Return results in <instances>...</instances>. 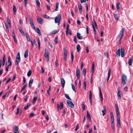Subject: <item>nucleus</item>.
Instances as JSON below:
<instances>
[{
    "label": "nucleus",
    "mask_w": 133,
    "mask_h": 133,
    "mask_svg": "<svg viewBox=\"0 0 133 133\" xmlns=\"http://www.w3.org/2000/svg\"><path fill=\"white\" fill-rule=\"evenodd\" d=\"M76 39V36H74V41L76 43H77V42Z\"/></svg>",
    "instance_id": "obj_60"
},
{
    "label": "nucleus",
    "mask_w": 133,
    "mask_h": 133,
    "mask_svg": "<svg viewBox=\"0 0 133 133\" xmlns=\"http://www.w3.org/2000/svg\"><path fill=\"white\" fill-rule=\"evenodd\" d=\"M33 83V79L30 80L29 82L28 86L29 87H31L32 84Z\"/></svg>",
    "instance_id": "obj_24"
},
{
    "label": "nucleus",
    "mask_w": 133,
    "mask_h": 133,
    "mask_svg": "<svg viewBox=\"0 0 133 133\" xmlns=\"http://www.w3.org/2000/svg\"><path fill=\"white\" fill-rule=\"evenodd\" d=\"M51 87L50 86L49 88V89L47 90V92L48 94H49V93L50 91L51 90Z\"/></svg>",
    "instance_id": "obj_51"
},
{
    "label": "nucleus",
    "mask_w": 133,
    "mask_h": 133,
    "mask_svg": "<svg viewBox=\"0 0 133 133\" xmlns=\"http://www.w3.org/2000/svg\"><path fill=\"white\" fill-rule=\"evenodd\" d=\"M111 127L112 128V130L114 132H115V125L114 123H111Z\"/></svg>",
    "instance_id": "obj_19"
},
{
    "label": "nucleus",
    "mask_w": 133,
    "mask_h": 133,
    "mask_svg": "<svg viewBox=\"0 0 133 133\" xmlns=\"http://www.w3.org/2000/svg\"><path fill=\"white\" fill-rule=\"evenodd\" d=\"M71 61L72 63L74 59V56L73 54V52H72L71 54Z\"/></svg>",
    "instance_id": "obj_47"
},
{
    "label": "nucleus",
    "mask_w": 133,
    "mask_h": 133,
    "mask_svg": "<svg viewBox=\"0 0 133 133\" xmlns=\"http://www.w3.org/2000/svg\"><path fill=\"white\" fill-rule=\"evenodd\" d=\"M77 37L78 39H82V37L81 36L79 32L77 33Z\"/></svg>",
    "instance_id": "obj_21"
},
{
    "label": "nucleus",
    "mask_w": 133,
    "mask_h": 133,
    "mask_svg": "<svg viewBox=\"0 0 133 133\" xmlns=\"http://www.w3.org/2000/svg\"><path fill=\"white\" fill-rule=\"evenodd\" d=\"M67 57V55H64V61L66 62V58Z\"/></svg>",
    "instance_id": "obj_53"
},
{
    "label": "nucleus",
    "mask_w": 133,
    "mask_h": 133,
    "mask_svg": "<svg viewBox=\"0 0 133 133\" xmlns=\"http://www.w3.org/2000/svg\"><path fill=\"white\" fill-rule=\"evenodd\" d=\"M68 105L71 108H73L74 107V105L71 101L67 100L66 101Z\"/></svg>",
    "instance_id": "obj_7"
},
{
    "label": "nucleus",
    "mask_w": 133,
    "mask_h": 133,
    "mask_svg": "<svg viewBox=\"0 0 133 133\" xmlns=\"http://www.w3.org/2000/svg\"><path fill=\"white\" fill-rule=\"evenodd\" d=\"M104 55L107 57H108L109 54L107 52H104Z\"/></svg>",
    "instance_id": "obj_52"
},
{
    "label": "nucleus",
    "mask_w": 133,
    "mask_h": 133,
    "mask_svg": "<svg viewBox=\"0 0 133 133\" xmlns=\"http://www.w3.org/2000/svg\"><path fill=\"white\" fill-rule=\"evenodd\" d=\"M114 15L115 19L117 21H118L119 19V17L118 16L117 14H114Z\"/></svg>",
    "instance_id": "obj_34"
},
{
    "label": "nucleus",
    "mask_w": 133,
    "mask_h": 133,
    "mask_svg": "<svg viewBox=\"0 0 133 133\" xmlns=\"http://www.w3.org/2000/svg\"><path fill=\"white\" fill-rule=\"evenodd\" d=\"M92 129L91 128L89 130V131L88 133H92Z\"/></svg>",
    "instance_id": "obj_63"
},
{
    "label": "nucleus",
    "mask_w": 133,
    "mask_h": 133,
    "mask_svg": "<svg viewBox=\"0 0 133 133\" xmlns=\"http://www.w3.org/2000/svg\"><path fill=\"white\" fill-rule=\"evenodd\" d=\"M61 82L62 87L64 88V86L65 82L63 78H62L61 79Z\"/></svg>",
    "instance_id": "obj_15"
},
{
    "label": "nucleus",
    "mask_w": 133,
    "mask_h": 133,
    "mask_svg": "<svg viewBox=\"0 0 133 133\" xmlns=\"http://www.w3.org/2000/svg\"><path fill=\"white\" fill-rule=\"evenodd\" d=\"M76 48L77 51L78 52L81 49L80 46L79 44H78L77 45Z\"/></svg>",
    "instance_id": "obj_33"
},
{
    "label": "nucleus",
    "mask_w": 133,
    "mask_h": 133,
    "mask_svg": "<svg viewBox=\"0 0 133 133\" xmlns=\"http://www.w3.org/2000/svg\"><path fill=\"white\" fill-rule=\"evenodd\" d=\"M78 128H79L78 124H77V125L76 126V128L75 129V131H76L78 130Z\"/></svg>",
    "instance_id": "obj_59"
},
{
    "label": "nucleus",
    "mask_w": 133,
    "mask_h": 133,
    "mask_svg": "<svg viewBox=\"0 0 133 133\" xmlns=\"http://www.w3.org/2000/svg\"><path fill=\"white\" fill-rule=\"evenodd\" d=\"M30 104L29 103H28L27 105L25 106V107L24 108V109L26 110V109H28L29 107L30 106Z\"/></svg>",
    "instance_id": "obj_36"
},
{
    "label": "nucleus",
    "mask_w": 133,
    "mask_h": 133,
    "mask_svg": "<svg viewBox=\"0 0 133 133\" xmlns=\"http://www.w3.org/2000/svg\"><path fill=\"white\" fill-rule=\"evenodd\" d=\"M19 110V108H17V109L16 112L15 113L17 115V114H18Z\"/></svg>",
    "instance_id": "obj_58"
},
{
    "label": "nucleus",
    "mask_w": 133,
    "mask_h": 133,
    "mask_svg": "<svg viewBox=\"0 0 133 133\" xmlns=\"http://www.w3.org/2000/svg\"><path fill=\"white\" fill-rule=\"evenodd\" d=\"M125 51L123 48L121 49V56L122 57H123Z\"/></svg>",
    "instance_id": "obj_22"
},
{
    "label": "nucleus",
    "mask_w": 133,
    "mask_h": 133,
    "mask_svg": "<svg viewBox=\"0 0 133 133\" xmlns=\"http://www.w3.org/2000/svg\"><path fill=\"white\" fill-rule=\"evenodd\" d=\"M36 2L38 7L40 6V3L38 0H36Z\"/></svg>",
    "instance_id": "obj_45"
},
{
    "label": "nucleus",
    "mask_w": 133,
    "mask_h": 133,
    "mask_svg": "<svg viewBox=\"0 0 133 133\" xmlns=\"http://www.w3.org/2000/svg\"><path fill=\"white\" fill-rule=\"evenodd\" d=\"M5 25L6 29L8 31H9V30L8 26V24L7 23H5Z\"/></svg>",
    "instance_id": "obj_54"
},
{
    "label": "nucleus",
    "mask_w": 133,
    "mask_h": 133,
    "mask_svg": "<svg viewBox=\"0 0 133 133\" xmlns=\"http://www.w3.org/2000/svg\"><path fill=\"white\" fill-rule=\"evenodd\" d=\"M120 4V3L119 2H118L116 4V7L118 11L120 10V9L119 6Z\"/></svg>",
    "instance_id": "obj_30"
},
{
    "label": "nucleus",
    "mask_w": 133,
    "mask_h": 133,
    "mask_svg": "<svg viewBox=\"0 0 133 133\" xmlns=\"http://www.w3.org/2000/svg\"><path fill=\"white\" fill-rule=\"evenodd\" d=\"M94 63H93L92 65V66H91L92 71V76L93 75V74L94 72Z\"/></svg>",
    "instance_id": "obj_31"
},
{
    "label": "nucleus",
    "mask_w": 133,
    "mask_h": 133,
    "mask_svg": "<svg viewBox=\"0 0 133 133\" xmlns=\"http://www.w3.org/2000/svg\"><path fill=\"white\" fill-rule=\"evenodd\" d=\"M122 80V84L124 85L125 84L127 81V77L125 75H123Z\"/></svg>",
    "instance_id": "obj_4"
},
{
    "label": "nucleus",
    "mask_w": 133,
    "mask_h": 133,
    "mask_svg": "<svg viewBox=\"0 0 133 133\" xmlns=\"http://www.w3.org/2000/svg\"><path fill=\"white\" fill-rule=\"evenodd\" d=\"M69 25L68 24L67 25L66 30V35L68 34L69 30Z\"/></svg>",
    "instance_id": "obj_28"
},
{
    "label": "nucleus",
    "mask_w": 133,
    "mask_h": 133,
    "mask_svg": "<svg viewBox=\"0 0 133 133\" xmlns=\"http://www.w3.org/2000/svg\"><path fill=\"white\" fill-rule=\"evenodd\" d=\"M18 29L20 32L22 34V35L23 36H24V34L23 31L22 30V28L21 27H19L18 28Z\"/></svg>",
    "instance_id": "obj_23"
},
{
    "label": "nucleus",
    "mask_w": 133,
    "mask_h": 133,
    "mask_svg": "<svg viewBox=\"0 0 133 133\" xmlns=\"http://www.w3.org/2000/svg\"><path fill=\"white\" fill-rule=\"evenodd\" d=\"M86 72V69L85 68L83 69L82 71V73L83 75L84 76H85Z\"/></svg>",
    "instance_id": "obj_35"
},
{
    "label": "nucleus",
    "mask_w": 133,
    "mask_h": 133,
    "mask_svg": "<svg viewBox=\"0 0 133 133\" xmlns=\"http://www.w3.org/2000/svg\"><path fill=\"white\" fill-rule=\"evenodd\" d=\"M71 86H72V90H73L75 92H76V90L75 89V88L74 87V85L73 84H71Z\"/></svg>",
    "instance_id": "obj_38"
},
{
    "label": "nucleus",
    "mask_w": 133,
    "mask_h": 133,
    "mask_svg": "<svg viewBox=\"0 0 133 133\" xmlns=\"http://www.w3.org/2000/svg\"><path fill=\"white\" fill-rule=\"evenodd\" d=\"M124 29L123 28H122L120 34L118 36L120 38L119 41H120L122 39V37L124 35Z\"/></svg>",
    "instance_id": "obj_8"
},
{
    "label": "nucleus",
    "mask_w": 133,
    "mask_h": 133,
    "mask_svg": "<svg viewBox=\"0 0 133 133\" xmlns=\"http://www.w3.org/2000/svg\"><path fill=\"white\" fill-rule=\"evenodd\" d=\"M20 53L19 52H18L17 53L16 59V65H18V64L19 63L20 61Z\"/></svg>",
    "instance_id": "obj_5"
},
{
    "label": "nucleus",
    "mask_w": 133,
    "mask_h": 133,
    "mask_svg": "<svg viewBox=\"0 0 133 133\" xmlns=\"http://www.w3.org/2000/svg\"><path fill=\"white\" fill-rule=\"evenodd\" d=\"M111 73V70L110 68H109L108 70V77L107 79V82H108L110 77Z\"/></svg>",
    "instance_id": "obj_14"
},
{
    "label": "nucleus",
    "mask_w": 133,
    "mask_h": 133,
    "mask_svg": "<svg viewBox=\"0 0 133 133\" xmlns=\"http://www.w3.org/2000/svg\"><path fill=\"white\" fill-rule=\"evenodd\" d=\"M42 17H43L44 18H50V17L47 15H44L42 16Z\"/></svg>",
    "instance_id": "obj_43"
},
{
    "label": "nucleus",
    "mask_w": 133,
    "mask_h": 133,
    "mask_svg": "<svg viewBox=\"0 0 133 133\" xmlns=\"http://www.w3.org/2000/svg\"><path fill=\"white\" fill-rule=\"evenodd\" d=\"M31 74V71L30 70L28 72L27 75V76H30Z\"/></svg>",
    "instance_id": "obj_41"
},
{
    "label": "nucleus",
    "mask_w": 133,
    "mask_h": 133,
    "mask_svg": "<svg viewBox=\"0 0 133 133\" xmlns=\"http://www.w3.org/2000/svg\"><path fill=\"white\" fill-rule=\"evenodd\" d=\"M117 115V126L119 128L121 126L120 122V114L118 110V105L117 104L115 105Z\"/></svg>",
    "instance_id": "obj_1"
},
{
    "label": "nucleus",
    "mask_w": 133,
    "mask_h": 133,
    "mask_svg": "<svg viewBox=\"0 0 133 133\" xmlns=\"http://www.w3.org/2000/svg\"><path fill=\"white\" fill-rule=\"evenodd\" d=\"M7 20L9 24V26H11V23L10 22V20L9 19V16H8L7 17Z\"/></svg>",
    "instance_id": "obj_25"
},
{
    "label": "nucleus",
    "mask_w": 133,
    "mask_h": 133,
    "mask_svg": "<svg viewBox=\"0 0 133 133\" xmlns=\"http://www.w3.org/2000/svg\"><path fill=\"white\" fill-rule=\"evenodd\" d=\"M9 65H7L6 68V71H8L9 70Z\"/></svg>",
    "instance_id": "obj_62"
},
{
    "label": "nucleus",
    "mask_w": 133,
    "mask_h": 133,
    "mask_svg": "<svg viewBox=\"0 0 133 133\" xmlns=\"http://www.w3.org/2000/svg\"><path fill=\"white\" fill-rule=\"evenodd\" d=\"M28 50H27L25 51L24 54V57L26 58L28 57Z\"/></svg>",
    "instance_id": "obj_26"
},
{
    "label": "nucleus",
    "mask_w": 133,
    "mask_h": 133,
    "mask_svg": "<svg viewBox=\"0 0 133 133\" xmlns=\"http://www.w3.org/2000/svg\"><path fill=\"white\" fill-rule=\"evenodd\" d=\"M13 10L14 13L16 15V7L15 5H13Z\"/></svg>",
    "instance_id": "obj_29"
},
{
    "label": "nucleus",
    "mask_w": 133,
    "mask_h": 133,
    "mask_svg": "<svg viewBox=\"0 0 133 133\" xmlns=\"http://www.w3.org/2000/svg\"><path fill=\"white\" fill-rule=\"evenodd\" d=\"M63 50L64 55H67V53L66 51V50L65 47L64 48H63Z\"/></svg>",
    "instance_id": "obj_40"
},
{
    "label": "nucleus",
    "mask_w": 133,
    "mask_h": 133,
    "mask_svg": "<svg viewBox=\"0 0 133 133\" xmlns=\"http://www.w3.org/2000/svg\"><path fill=\"white\" fill-rule=\"evenodd\" d=\"M15 31L14 30H13L12 31V36L14 38L15 37V35L14 33Z\"/></svg>",
    "instance_id": "obj_57"
},
{
    "label": "nucleus",
    "mask_w": 133,
    "mask_h": 133,
    "mask_svg": "<svg viewBox=\"0 0 133 133\" xmlns=\"http://www.w3.org/2000/svg\"><path fill=\"white\" fill-rule=\"evenodd\" d=\"M87 118L89 120V122H90L91 121V118L89 114L88 113V111H87Z\"/></svg>",
    "instance_id": "obj_20"
},
{
    "label": "nucleus",
    "mask_w": 133,
    "mask_h": 133,
    "mask_svg": "<svg viewBox=\"0 0 133 133\" xmlns=\"http://www.w3.org/2000/svg\"><path fill=\"white\" fill-rule=\"evenodd\" d=\"M118 93H117V96L118 97V98L121 99V91L119 88H118L117 89Z\"/></svg>",
    "instance_id": "obj_16"
},
{
    "label": "nucleus",
    "mask_w": 133,
    "mask_h": 133,
    "mask_svg": "<svg viewBox=\"0 0 133 133\" xmlns=\"http://www.w3.org/2000/svg\"><path fill=\"white\" fill-rule=\"evenodd\" d=\"M102 112L103 113L102 115L103 116H104L106 114L107 112L105 106L104 107L103 110H102Z\"/></svg>",
    "instance_id": "obj_18"
},
{
    "label": "nucleus",
    "mask_w": 133,
    "mask_h": 133,
    "mask_svg": "<svg viewBox=\"0 0 133 133\" xmlns=\"http://www.w3.org/2000/svg\"><path fill=\"white\" fill-rule=\"evenodd\" d=\"M64 95H65V97H66L68 99H69V100H71V98L69 97V96H68V95L66 94H64Z\"/></svg>",
    "instance_id": "obj_44"
},
{
    "label": "nucleus",
    "mask_w": 133,
    "mask_h": 133,
    "mask_svg": "<svg viewBox=\"0 0 133 133\" xmlns=\"http://www.w3.org/2000/svg\"><path fill=\"white\" fill-rule=\"evenodd\" d=\"M55 44H57L58 43V40H57V37H56L55 39Z\"/></svg>",
    "instance_id": "obj_56"
},
{
    "label": "nucleus",
    "mask_w": 133,
    "mask_h": 133,
    "mask_svg": "<svg viewBox=\"0 0 133 133\" xmlns=\"http://www.w3.org/2000/svg\"><path fill=\"white\" fill-rule=\"evenodd\" d=\"M99 95H100V96L101 98V99L102 100V101L103 100V98L102 96V94L101 92H100V93H99Z\"/></svg>",
    "instance_id": "obj_49"
},
{
    "label": "nucleus",
    "mask_w": 133,
    "mask_h": 133,
    "mask_svg": "<svg viewBox=\"0 0 133 133\" xmlns=\"http://www.w3.org/2000/svg\"><path fill=\"white\" fill-rule=\"evenodd\" d=\"M100 31L101 32L100 36L101 37H102L103 36V30L101 29H100Z\"/></svg>",
    "instance_id": "obj_50"
},
{
    "label": "nucleus",
    "mask_w": 133,
    "mask_h": 133,
    "mask_svg": "<svg viewBox=\"0 0 133 133\" xmlns=\"http://www.w3.org/2000/svg\"><path fill=\"white\" fill-rule=\"evenodd\" d=\"M76 75L78 78H79L80 76V71L78 68H77L76 70Z\"/></svg>",
    "instance_id": "obj_12"
},
{
    "label": "nucleus",
    "mask_w": 133,
    "mask_h": 133,
    "mask_svg": "<svg viewBox=\"0 0 133 133\" xmlns=\"http://www.w3.org/2000/svg\"><path fill=\"white\" fill-rule=\"evenodd\" d=\"M82 106L83 109V110L84 111L85 110V106L83 102L82 103Z\"/></svg>",
    "instance_id": "obj_37"
},
{
    "label": "nucleus",
    "mask_w": 133,
    "mask_h": 133,
    "mask_svg": "<svg viewBox=\"0 0 133 133\" xmlns=\"http://www.w3.org/2000/svg\"><path fill=\"white\" fill-rule=\"evenodd\" d=\"M14 131L13 132L14 133H19L18 130V127L16 126H14L13 127Z\"/></svg>",
    "instance_id": "obj_11"
},
{
    "label": "nucleus",
    "mask_w": 133,
    "mask_h": 133,
    "mask_svg": "<svg viewBox=\"0 0 133 133\" xmlns=\"http://www.w3.org/2000/svg\"><path fill=\"white\" fill-rule=\"evenodd\" d=\"M78 7L79 9V12L80 13H81L82 8L81 4L79 3L78 4Z\"/></svg>",
    "instance_id": "obj_17"
},
{
    "label": "nucleus",
    "mask_w": 133,
    "mask_h": 133,
    "mask_svg": "<svg viewBox=\"0 0 133 133\" xmlns=\"http://www.w3.org/2000/svg\"><path fill=\"white\" fill-rule=\"evenodd\" d=\"M61 16L60 14L58 15L55 19V23H60V20L61 19Z\"/></svg>",
    "instance_id": "obj_2"
},
{
    "label": "nucleus",
    "mask_w": 133,
    "mask_h": 133,
    "mask_svg": "<svg viewBox=\"0 0 133 133\" xmlns=\"http://www.w3.org/2000/svg\"><path fill=\"white\" fill-rule=\"evenodd\" d=\"M29 17L30 21V24L31 26L35 30V27L31 16H29Z\"/></svg>",
    "instance_id": "obj_6"
},
{
    "label": "nucleus",
    "mask_w": 133,
    "mask_h": 133,
    "mask_svg": "<svg viewBox=\"0 0 133 133\" xmlns=\"http://www.w3.org/2000/svg\"><path fill=\"white\" fill-rule=\"evenodd\" d=\"M51 132V130L50 129H48L47 131V133H50Z\"/></svg>",
    "instance_id": "obj_64"
},
{
    "label": "nucleus",
    "mask_w": 133,
    "mask_h": 133,
    "mask_svg": "<svg viewBox=\"0 0 133 133\" xmlns=\"http://www.w3.org/2000/svg\"><path fill=\"white\" fill-rule=\"evenodd\" d=\"M37 97H35L33 98L32 102V103H34L36 102L37 99Z\"/></svg>",
    "instance_id": "obj_42"
},
{
    "label": "nucleus",
    "mask_w": 133,
    "mask_h": 133,
    "mask_svg": "<svg viewBox=\"0 0 133 133\" xmlns=\"http://www.w3.org/2000/svg\"><path fill=\"white\" fill-rule=\"evenodd\" d=\"M57 32V31L56 30H55L52 31H51L50 33L51 34H56Z\"/></svg>",
    "instance_id": "obj_46"
},
{
    "label": "nucleus",
    "mask_w": 133,
    "mask_h": 133,
    "mask_svg": "<svg viewBox=\"0 0 133 133\" xmlns=\"http://www.w3.org/2000/svg\"><path fill=\"white\" fill-rule=\"evenodd\" d=\"M57 108L58 111H59V108L62 109L63 108V103L62 102H61L60 105L59 104H57Z\"/></svg>",
    "instance_id": "obj_10"
},
{
    "label": "nucleus",
    "mask_w": 133,
    "mask_h": 133,
    "mask_svg": "<svg viewBox=\"0 0 133 133\" xmlns=\"http://www.w3.org/2000/svg\"><path fill=\"white\" fill-rule=\"evenodd\" d=\"M24 5L25 6H26V5L27 3V0H24Z\"/></svg>",
    "instance_id": "obj_61"
},
{
    "label": "nucleus",
    "mask_w": 133,
    "mask_h": 133,
    "mask_svg": "<svg viewBox=\"0 0 133 133\" xmlns=\"http://www.w3.org/2000/svg\"><path fill=\"white\" fill-rule=\"evenodd\" d=\"M120 52L121 50L120 49H118L116 52V55L118 56H120Z\"/></svg>",
    "instance_id": "obj_32"
},
{
    "label": "nucleus",
    "mask_w": 133,
    "mask_h": 133,
    "mask_svg": "<svg viewBox=\"0 0 133 133\" xmlns=\"http://www.w3.org/2000/svg\"><path fill=\"white\" fill-rule=\"evenodd\" d=\"M8 62L9 63L11 62V57L10 56H9L8 58Z\"/></svg>",
    "instance_id": "obj_55"
},
{
    "label": "nucleus",
    "mask_w": 133,
    "mask_h": 133,
    "mask_svg": "<svg viewBox=\"0 0 133 133\" xmlns=\"http://www.w3.org/2000/svg\"><path fill=\"white\" fill-rule=\"evenodd\" d=\"M92 94L91 92V91H89V99H92Z\"/></svg>",
    "instance_id": "obj_48"
},
{
    "label": "nucleus",
    "mask_w": 133,
    "mask_h": 133,
    "mask_svg": "<svg viewBox=\"0 0 133 133\" xmlns=\"http://www.w3.org/2000/svg\"><path fill=\"white\" fill-rule=\"evenodd\" d=\"M133 61V56H132L130 57V58L129 59L128 63L129 65L131 66L132 65V63Z\"/></svg>",
    "instance_id": "obj_13"
},
{
    "label": "nucleus",
    "mask_w": 133,
    "mask_h": 133,
    "mask_svg": "<svg viewBox=\"0 0 133 133\" xmlns=\"http://www.w3.org/2000/svg\"><path fill=\"white\" fill-rule=\"evenodd\" d=\"M37 22L40 24H42L43 23V20L41 17L38 16L37 18Z\"/></svg>",
    "instance_id": "obj_9"
},
{
    "label": "nucleus",
    "mask_w": 133,
    "mask_h": 133,
    "mask_svg": "<svg viewBox=\"0 0 133 133\" xmlns=\"http://www.w3.org/2000/svg\"><path fill=\"white\" fill-rule=\"evenodd\" d=\"M59 4L58 3H57L56 4V8L55 9V10L56 11H57L58 10V9Z\"/></svg>",
    "instance_id": "obj_39"
},
{
    "label": "nucleus",
    "mask_w": 133,
    "mask_h": 133,
    "mask_svg": "<svg viewBox=\"0 0 133 133\" xmlns=\"http://www.w3.org/2000/svg\"><path fill=\"white\" fill-rule=\"evenodd\" d=\"M36 31L39 35H41L40 30L38 28H36Z\"/></svg>",
    "instance_id": "obj_27"
},
{
    "label": "nucleus",
    "mask_w": 133,
    "mask_h": 133,
    "mask_svg": "<svg viewBox=\"0 0 133 133\" xmlns=\"http://www.w3.org/2000/svg\"><path fill=\"white\" fill-rule=\"evenodd\" d=\"M44 55L46 59V61L47 62H48L49 60V54L48 50L46 49H45V50Z\"/></svg>",
    "instance_id": "obj_3"
}]
</instances>
